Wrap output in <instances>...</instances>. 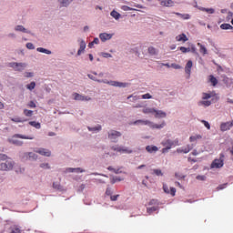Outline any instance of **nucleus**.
<instances>
[{
  "label": "nucleus",
  "mask_w": 233,
  "mask_h": 233,
  "mask_svg": "<svg viewBox=\"0 0 233 233\" xmlns=\"http://www.w3.org/2000/svg\"><path fill=\"white\" fill-rule=\"evenodd\" d=\"M197 179H198L200 181H205V179H207V177H205V176H198Z\"/></svg>",
  "instance_id": "56"
},
{
  "label": "nucleus",
  "mask_w": 233,
  "mask_h": 233,
  "mask_svg": "<svg viewBox=\"0 0 233 233\" xmlns=\"http://www.w3.org/2000/svg\"><path fill=\"white\" fill-rule=\"evenodd\" d=\"M53 188H55L56 190H59L60 192H64L65 187H63V186H61V184L59 183H53Z\"/></svg>",
  "instance_id": "27"
},
{
  "label": "nucleus",
  "mask_w": 233,
  "mask_h": 233,
  "mask_svg": "<svg viewBox=\"0 0 233 233\" xmlns=\"http://www.w3.org/2000/svg\"><path fill=\"white\" fill-rule=\"evenodd\" d=\"M214 96H216V93H214V92L203 93L202 99H204V100L210 99V97H214Z\"/></svg>",
  "instance_id": "23"
},
{
  "label": "nucleus",
  "mask_w": 233,
  "mask_h": 233,
  "mask_svg": "<svg viewBox=\"0 0 233 233\" xmlns=\"http://www.w3.org/2000/svg\"><path fill=\"white\" fill-rule=\"evenodd\" d=\"M154 114H155V117H167V113L161 110L155 109Z\"/></svg>",
  "instance_id": "22"
},
{
  "label": "nucleus",
  "mask_w": 233,
  "mask_h": 233,
  "mask_svg": "<svg viewBox=\"0 0 233 233\" xmlns=\"http://www.w3.org/2000/svg\"><path fill=\"white\" fill-rule=\"evenodd\" d=\"M146 150L149 154H154V153L157 152V150H159V148L157 146H147Z\"/></svg>",
  "instance_id": "18"
},
{
  "label": "nucleus",
  "mask_w": 233,
  "mask_h": 233,
  "mask_svg": "<svg viewBox=\"0 0 233 233\" xmlns=\"http://www.w3.org/2000/svg\"><path fill=\"white\" fill-rule=\"evenodd\" d=\"M203 137L201 135H194L189 137L190 143H194L196 141H198V139H202Z\"/></svg>",
  "instance_id": "25"
},
{
  "label": "nucleus",
  "mask_w": 233,
  "mask_h": 233,
  "mask_svg": "<svg viewBox=\"0 0 233 233\" xmlns=\"http://www.w3.org/2000/svg\"><path fill=\"white\" fill-rule=\"evenodd\" d=\"M131 97H133L134 101H137V99H139L138 96H127V99H130Z\"/></svg>",
  "instance_id": "64"
},
{
  "label": "nucleus",
  "mask_w": 233,
  "mask_h": 233,
  "mask_svg": "<svg viewBox=\"0 0 233 233\" xmlns=\"http://www.w3.org/2000/svg\"><path fill=\"white\" fill-rule=\"evenodd\" d=\"M198 105H203V106H210L212 102L210 100H203L198 103Z\"/></svg>",
  "instance_id": "36"
},
{
  "label": "nucleus",
  "mask_w": 233,
  "mask_h": 233,
  "mask_svg": "<svg viewBox=\"0 0 233 233\" xmlns=\"http://www.w3.org/2000/svg\"><path fill=\"white\" fill-rule=\"evenodd\" d=\"M193 63L192 60L187 61L186 66H185V72L186 74H188V76H190V72L192 70V66H193Z\"/></svg>",
  "instance_id": "19"
},
{
  "label": "nucleus",
  "mask_w": 233,
  "mask_h": 233,
  "mask_svg": "<svg viewBox=\"0 0 233 233\" xmlns=\"http://www.w3.org/2000/svg\"><path fill=\"white\" fill-rule=\"evenodd\" d=\"M99 38L101 39V41L105 42V41H108L109 39H112V35L108 34V33H101L99 35Z\"/></svg>",
  "instance_id": "15"
},
{
  "label": "nucleus",
  "mask_w": 233,
  "mask_h": 233,
  "mask_svg": "<svg viewBox=\"0 0 233 233\" xmlns=\"http://www.w3.org/2000/svg\"><path fill=\"white\" fill-rule=\"evenodd\" d=\"M85 48H86V43H85L84 40L80 41V47L77 51V56H81V54H83V52H85Z\"/></svg>",
  "instance_id": "20"
},
{
  "label": "nucleus",
  "mask_w": 233,
  "mask_h": 233,
  "mask_svg": "<svg viewBox=\"0 0 233 233\" xmlns=\"http://www.w3.org/2000/svg\"><path fill=\"white\" fill-rule=\"evenodd\" d=\"M152 172V174H154L155 176H163V171H161V169H153Z\"/></svg>",
  "instance_id": "39"
},
{
  "label": "nucleus",
  "mask_w": 233,
  "mask_h": 233,
  "mask_svg": "<svg viewBox=\"0 0 233 233\" xmlns=\"http://www.w3.org/2000/svg\"><path fill=\"white\" fill-rule=\"evenodd\" d=\"M72 1L74 0H59V3L62 6H68Z\"/></svg>",
  "instance_id": "35"
},
{
  "label": "nucleus",
  "mask_w": 233,
  "mask_h": 233,
  "mask_svg": "<svg viewBox=\"0 0 233 233\" xmlns=\"http://www.w3.org/2000/svg\"><path fill=\"white\" fill-rule=\"evenodd\" d=\"M29 125L31 127H34L35 128H37V129L41 128V124L39 122L30 121Z\"/></svg>",
  "instance_id": "32"
},
{
  "label": "nucleus",
  "mask_w": 233,
  "mask_h": 233,
  "mask_svg": "<svg viewBox=\"0 0 233 233\" xmlns=\"http://www.w3.org/2000/svg\"><path fill=\"white\" fill-rule=\"evenodd\" d=\"M141 124V125H150L151 128H164L165 125H167L165 122H162L161 124H152V122L148 121V120H137L134 122V125H137V124Z\"/></svg>",
  "instance_id": "4"
},
{
  "label": "nucleus",
  "mask_w": 233,
  "mask_h": 233,
  "mask_svg": "<svg viewBox=\"0 0 233 233\" xmlns=\"http://www.w3.org/2000/svg\"><path fill=\"white\" fill-rule=\"evenodd\" d=\"M190 52H192V54H197L196 46L194 45L191 46Z\"/></svg>",
  "instance_id": "53"
},
{
  "label": "nucleus",
  "mask_w": 233,
  "mask_h": 233,
  "mask_svg": "<svg viewBox=\"0 0 233 233\" xmlns=\"http://www.w3.org/2000/svg\"><path fill=\"white\" fill-rule=\"evenodd\" d=\"M11 68H14L17 72H23L25 68H26V64L25 63H17V62H13L9 64Z\"/></svg>",
  "instance_id": "6"
},
{
  "label": "nucleus",
  "mask_w": 233,
  "mask_h": 233,
  "mask_svg": "<svg viewBox=\"0 0 233 233\" xmlns=\"http://www.w3.org/2000/svg\"><path fill=\"white\" fill-rule=\"evenodd\" d=\"M192 148H194V147L190 146V145H187L186 147H183L184 154H188V152H190V150H192Z\"/></svg>",
  "instance_id": "40"
},
{
  "label": "nucleus",
  "mask_w": 233,
  "mask_h": 233,
  "mask_svg": "<svg viewBox=\"0 0 233 233\" xmlns=\"http://www.w3.org/2000/svg\"><path fill=\"white\" fill-rule=\"evenodd\" d=\"M161 6L170 7L174 6V1L172 0H158Z\"/></svg>",
  "instance_id": "13"
},
{
  "label": "nucleus",
  "mask_w": 233,
  "mask_h": 233,
  "mask_svg": "<svg viewBox=\"0 0 233 233\" xmlns=\"http://www.w3.org/2000/svg\"><path fill=\"white\" fill-rule=\"evenodd\" d=\"M220 28L221 30H233V26L230 24H222Z\"/></svg>",
  "instance_id": "29"
},
{
  "label": "nucleus",
  "mask_w": 233,
  "mask_h": 233,
  "mask_svg": "<svg viewBox=\"0 0 233 233\" xmlns=\"http://www.w3.org/2000/svg\"><path fill=\"white\" fill-rule=\"evenodd\" d=\"M87 77H89V79H92V81H96L97 83H106L107 85H110L111 86H118L119 88H125L127 86V84L123 83V82H117V81L106 82L103 80L96 79V76H94L91 74H88Z\"/></svg>",
  "instance_id": "1"
},
{
  "label": "nucleus",
  "mask_w": 233,
  "mask_h": 233,
  "mask_svg": "<svg viewBox=\"0 0 233 233\" xmlns=\"http://www.w3.org/2000/svg\"><path fill=\"white\" fill-rule=\"evenodd\" d=\"M25 77H34V73H32V72H26V73H25Z\"/></svg>",
  "instance_id": "58"
},
{
  "label": "nucleus",
  "mask_w": 233,
  "mask_h": 233,
  "mask_svg": "<svg viewBox=\"0 0 233 233\" xmlns=\"http://www.w3.org/2000/svg\"><path fill=\"white\" fill-rule=\"evenodd\" d=\"M117 198H119V195H114L110 197L111 201H117Z\"/></svg>",
  "instance_id": "52"
},
{
  "label": "nucleus",
  "mask_w": 233,
  "mask_h": 233,
  "mask_svg": "<svg viewBox=\"0 0 233 233\" xmlns=\"http://www.w3.org/2000/svg\"><path fill=\"white\" fill-rule=\"evenodd\" d=\"M201 123H203V125L206 127V128H208V130H210V124L208 121L202 120Z\"/></svg>",
  "instance_id": "48"
},
{
  "label": "nucleus",
  "mask_w": 233,
  "mask_h": 233,
  "mask_svg": "<svg viewBox=\"0 0 233 233\" xmlns=\"http://www.w3.org/2000/svg\"><path fill=\"white\" fill-rule=\"evenodd\" d=\"M15 172L22 174V172H25V168H23V167H22V168H19V169L16 168V169H15Z\"/></svg>",
  "instance_id": "63"
},
{
  "label": "nucleus",
  "mask_w": 233,
  "mask_h": 233,
  "mask_svg": "<svg viewBox=\"0 0 233 233\" xmlns=\"http://www.w3.org/2000/svg\"><path fill=\"white\" fill-rule=\"evenodd\" d=\"M121 10H124V12H128V11H132V10H136V9H134L128 5H122Z\"/></svg>",
  "instance_id": "42"
},
{
  "label": "nucleus",
  "mask_w": 233,
  "mask_h": 233,
  "mask_svg": "<svg viewBox=\"0 0 233 233\" xmlns=\"http://www.w3.org/2000/svg\"><path fill=\"white\" fill-rule=\"evenodd\" d=\"M40 167L41 168H50V166L48 165V163H46V164H41Z\"/></svg>",
  "instance_id": "54"
},
{
  "label": "nucleus",
  "mask_w": 233,
  "mask_h": 233,
  "mask_svg": "<svg viewBox=\"0 0 233 233\" xmlns=\"http://www.w3.org/2000/svg\"><path fill=\"white\" fill-rule=\"evenodd\" d=\"M113 150L116 152H125L126 154H132V149L117 147H113Z\"/></svg>",
  "instance_id": "16"
},
{
  "label": "nucleus",
  "mask_w": 233,
  "mask_h": 233,
  "mask_svg": "<svg viewBox=\"0 0 233 233\" xmlns=\"http://www.w3.org/2000/svg\"><path fill=\"white\" fill-rule=\"evenodd\" d=\"M177 154H185V150H183V147H179L177 149Z\"/></svg>",
  "instance_id": "59"
},
{
  "label": "nucleus",
  "mask_w": 233,
  "mask_h": 233,
  "mask_svg": "<svg viewBox=\"0 0 233 233\" xmlns=\"http://www.w3.org/2000/svg\"><path fill=\"white\" fill-rule=\"evenodd\" d=\"M24 115H25L26 117H32V116L34 115V111L28 110V109H25V110H24Z\"/></svg>",
  "instance_id": "37"
},
{
  "label": "nucleus",
  "mask_w": 233,
  "mask_h": 233,
  "mask_svg": "<svg viewBox=\"0 0 233 233\" xmlns=\"http://www.w3.org/2000/svg\"><path fill=\"white\" fill-rule=\"evenodd\" d=\"M143 114H154L156 112V109L150 108V107H146L142 110Z\"/></svg>",
  "instance_id": "31"
},
{
  "label": "nucleus",
  "mask_w": 233,
  "mask_h": 233,
  "mask_svg": "<svg viewBox=\"0 0 233 233\" xmlns=\"http://www.w3.org/2000/svg\"><path fill=\"white\" fill-rule=\"evenodd\" d=\"M208 81L211 83L212 86H216V85H218V78H216L213 75L208 76Z\"/></svg>",
  "instance_id": "24"
},
{
  "label": "nucleus",
  "mask_w": 233,
  "mask_h": 233,
  "mask_svg": "<svg viewBox=\"0 0 233 233\" xmlns=\"http://www.w3.org/2000/svg\"><path fill=\"white\" fill-rule=\"evenodd\" d=\"M26 48H28V50H34L35 48V46H34V44H32V43H27Z\"/></svg>",
  "instance_id": "49"
},
{
  "label": "nucleus",
  "mask_w": 233,
  "mask_h": 233,
  "mask_svg": "<svg viewBox=\"0 0 233 233\" xmlns=\"http://www.w3.org/2000/svg\"><path fill=\"white\" fill-rule=\"evenodd\" d=\"M36 154H40V156H45L46 157H50V156H52V152H50V150L46 149V148H40L37 149Z\"/></svg>",
  "instance_id": "11"
},
{
  "label": "nucleus",
  "mask_w": 233,
  "mask_h": 233,
  "mask_svg": "<svg viewBox=\"0 0 233 233\" xmlns=\"http://www.w3.org/2000/svg\"><path fill=\"white\" fill-rule=\"evenodd\" d=\"M117 137H121V132L111 130L108 133V139H110L111 141L116 142V139H117Z\"/></svg>",
  "instance_id": "8"
},
{
  "label": "nucleus",
  "mask_w": 233,
  "mask_h": 233,
  "mask_svg": "<svg viewBox=\"0 0 233 233\" xmlns=\"http://www.w3.org/2000/svg\"><path fill=\"white\" fill-rule=\"evenodd\" d=\"M179 50L182 54H187V52H190V47L180 46Z\"/></svg>",
  "instance_id": "41"
},
{
  "label": "nucleus",
  "mask_w": 233,
  "mask_h": 233,
  "mask_svg": "<svg viewBox=\"0 0 233 233\" xmlns=\"http://www.w3.org/2000/svg\"><path fill=\"white\" fill-rule=\"evenodd\" d=\"M110 15L111 17H113L114 19H116L117 21V19H120L121 18V14H119L117 11L116 10H113L111 13H110Z\"/></svg>",
  "instance_id": "26"
},
{
  "label": "nucleus",
  "mask_w": 233,
  "mask_h": 233,
  "mask_svg": "<svg viewBox=\"0 0 233 233\" xmlns=\"http://www.w3.org/2000/svg\"><path fill=\"white\" fill-rule=\"evenodd\" d=\"M142 99H152V96L149 93L142 95Z\"/></svg>",
  "instance_id": "46"
},
{
  "label": "nucleus",
  "mask_w": 233,
  "mask_h": 233,
  "mask_svg": "<svg viewBox=\"0 0 233 233\" xmlns=\"http://www.w3.org/2000/svg\"><path fill=\"white\" fill-rule=\"evenodd\" d=\"M15 163L13 160H7L5 163H0V170L8 172L14 168Z\"/></svg>",
  "instance_id": "5"
},
{
  "label": "nucleus",
  "mask_w": 233,
  "mask_h": 233,
  "mask_svg": "<svg viewBox=\"0 0 233 233\" xmlns=\"http://www.w3.org/2000/svg\"><path fill=\"white\" fill-rule=\"evenodd\" d=\"M27 90H34L35 88V82H31L26 86Z\"/></svg>",
  "instance_id": "43"
},
{
  "label": "nucleus",
  "mask_w": 233,
  "mask_h": 233,
  "mask_svg": "<svg viewBox=\"0 0 233 233\" xmlns=\"http://www.w3.org/2000/svg\"><path fill=\"white\" fill-rule=\"evenodd\" d=\"M37 52H40L41 54H47V56H50V54H52V51L43 48V47H38Z\"/></svg>",
  "instance_id": "28"
},
{
  "label": "nucleus",
  "mask_w": 233,
  "mask_h": 233,
  "mask_svg": "<svg viewBox=\"0 0 233 233\" xmlns=\"http://www.w3.org/2000/svg\"><path fill=\"white\" fill-rule=\"evenodd\" d=\"M89 130L93 131V132H99V130H101V126H96L95 127H88Z\"/></svg>",
  "instance_id": "45"
},
{
  "label": "nucleus",
  "mask_w": 233,
  "mask_h": 233,
  "mask_svg": "<svg viewBox=\"0 0 233 233\" xmlns=\"http://www.w3.org/2000/svg\"><path fill=\"white\" fill-rule=\"evenodd\" d=\"M92 42L94 45H99V38H95Z\"/></svg>",
  "instance_id": "62"
},
{
  "label": "nucleus",
  "mask_w": 233,
  "mask_h": 233,
  "mask_svg": "<svg viewBox=\"0 0 233 233\" xmlns=\"http://www.w3.org/2000/svg\"><path fill=\"white\" fill-rule=\"evenodd\" d=\"M8 159V156L5 154H0V161H6Z\"/></svg>",
  "instance_id": "47"
},
{
  "label": "nucleus",
  "mask_w": 233,
  "mask_h": 233,
  "mask_svg": "<svg viewBox=\"0 0 233 233\" xmlns=\"http://www.w3.org/2000/svg\"><path fill=\"white\" fill-rule=\"evenodd\" d=\"M15 30L16 32H24L25 34H28V31L26 30V28H25L23 25H16Z\"/></svg>",
  "instance_id": "30"
},
{
  "label": "nucleus",
  "mask_w": 233,
  "mask_h": 233,
  "mask_svg": "<svg viewBox=\"0 0 233 233\" xmlns=\"http://www.w3.org/2000/svg\"><path fill=\"white\" fill-rule=\"evenodd\" d=\"M75 101H90V96H85L83 95H79V93L73 94Z\"/></svg>",
  "instance_id": "9"
},
{
  "label": "nucleus",
  "mask_w": 233,
  "mask_h": 233,
  "mask_svg": "<svg viewBox=\"0 0 233 233\" xmlns=\"http://www.w3.org/2000/svg\"><path fill=\"white\" fill-rule=\"evenodd\" d=\"M116 181H123V178H119L117 177H113L112 183H116Z\"/></svg>",
  "instance_id": "55"
},
{
  "label": "nucleus",
  "mask_w": 233,
  "mask_h": 233,
  "mask_svg": "<svg viewBox=\"0 0 233 233\" xmlns=\"http://www.w3.org/2000/svg\"><path fill=\"white\" fill-rule=\"evenodd\" d=\"M11 143H13V145H16L17 147H21L23 145V141L17 140L15 138H13Z\"/></svg>",
  "instance_id": "38"
},
{
  "label": "nucleus",
  "mask_w": 233,
  "mask_h": 233,
  "mask_svg": "<svg viewBox=\"0 0 233 233\" xmlns=\"http://www.w3.org/2000/svg\"><path fill=\"white\" fill-rule=\"evenodd\" d=\"M180 17H181V19H185V20H187V19H190V15H188V14H182V15H180Z\"/></svg>",
  "instance_id": "50"
},
{
  "label": "nucleus",
  "mask_w": 233,
  "mask_h": 233,
  "mask_svg": "<svg viewBox=\"0 0 233 233\" xmlns=\"http://www.w3.org/2000/svg\"><path fill=\"white\" fill-rule=\"evenodd\" d=\"M106 196H112V189L107 187L106 190Z\"/></svg>",
  "instance_id": "57"
},
{
  "label": "nucleus",
  "mask_w": 233,
  "mask_h": 233,
  "mask_svg": "<svg viewBox=\"0 0 233 233\" xmlns=\"http://www.w3.org/2000/svg\"><path fill=\"white\" fill-rule=\"evenodd\" d=\"M27 106H29V108H35V102H34V101H30L29 103H28V105H27Z\"/></svg>",
  "instance_id": "51"
},
{
  "label": "nucleus",
  "mask_w": 233,
  "mask_h": 233,
  "mask_svg": "<svg viewBox=\"0 0 233 233\" xmlns=\"http://www.w3.org/2000/svg\"><path fill=\"white\" fill-rule=\"evenodd\" d=\"M171 66H172L173 68H176L177 70L179 69V68H181V66L176 65V64H172Z\"/></svg>",
  "instance_id": "61"
},
{
  "label": "nucleus",
  "mask_w": 233,
  "mask_h": 233,
  "mask_svg": "<svg viewBox=\"0 0 233 233\" xmlns=\"http://www.w3.org/2000/svg\"><path fill=\"white\" fill-rule=\"evenodd\" d=\"M225 165V154L221 153L219 158H215L211 163V168H221Z\"/></svg>",
  "instance_id": "3"
},
{
  "label": "nucleus",
  "mask_w": 233,
  "mask_h": 233,
  "mask_svg": "<svg viewBox=\"0 0 233 233\" xmlns=\"http://www.w3.org/2000/svg\"><path fill=\"white\" fill-rule=\"evenodd\" d=\"M147 53L149 54V56H157V49L154 46H149L147 48Z\"/></svg>",
  "instance_id": "21"
},
{
  "label": "nucleus",
  "mask_w": 233,
  "mask_h": 233,
  "mask_svg": "<svg viewBox=\"0 0 233 233\" xmlns=\"http://www.w3.org/2000/svg\"><path fill=\"white\" fill-rule=\"evenodd\" d=\"M11 121H13L14 123H21V118H12Z\"/></svg>",
  "instance_id": "60"
},
{
  "label": "nucleus",
  "mask_w": 233,
  "mask_h": 233,
  "mask_svg": "<svg viewBox=\"0 0 233 233\" xmlns=\"http://www.w3.org/2000/svg\"><path fill=\"white\" fill-rule=\"evenodd\" d=\"M66 172H69V173H74V172H76V174H79V173H83V172H85V170L83 169V168H81V167H67L66 169Z\"/></svg>",
  "instance_id": "14"
},
{
  "label": "nucleus",
  "mask_w": 233,
  "mask_h": 233,
  "mask_svg": "<svg viewBox=\"0 0 233 233\" xmlns=\"http://www.w3.org/2000/svg\"><path fill=\"white\" fill-rule=\"evenodd\" d=\"M14 137H19L20 139H34V137H26L19 134L15 135Z\"/></svg>",
  "instance_id": "34"
},
{
  "label": "nucleus",
  "mask_w": 233,
  "mask_h": 233,
  "mask_svg": "<svg viewBox=\"0 0 233 233\" xmlns=\"http://www.w3.org/2000/svg\"><path fill=\"white\" fill-rule=\"evenodd\" d=\"M156 210H157V208H156V207L147 208V214H152V212H156Z\"/></svg>",
  "instance_id": "44"
},
{
  "label": "nucleus",
  "mask_w": 233,
  "mask_h": 233,
  "mask_svg": "<svg viewBox=\"0 0 233 233\" xmlns=\"http://www.w3.org/2000/svg\"><path fill=\"white\" fill-rule=\"evenodd\" d=\"M233 127V120L229 122H223L220 124L221 132H227V130H230Z\"/></svg>",
  "instance_id": "7"
},
{
  "label": "nucleus",
  "mask_w": 233,
  "mask_h": 233,
  "mask_svg": "<svg viewBox=\"0 0 233 233\" xmlns=\"http://www.w3.org/2000/svg\"><path fill=\"white\" fill-rule=\"evenodd\" d=\"M197 46L199 47V52L202 56H207V54H208L207 47L203 44L198 43Z\"/></svg>",
  "instance_id": "17"
},
{
  "label": "nucleus",
  "mask_w": 233,
  "mask_h": 233,
  "mask_svg": "<svg viewBox=\"0 0 233 233\" xmlns=\"http://www.w3.org/2000/svg\"><path fill=\"white\" fill-rule=\"evenodd\" d=\"M199 10H201V12H207L208 14H214L215 12L214 8L200 7Z\"/></svg>",
  "instance_id": "33"
},
{
  "label": "nucleus",
  "mask_w": 233,
  "mask_h": 233,
  "mask_svg": "<svg viewBox=\"0 0 233 233\" xmlns=\"http://www.w3.org/2000/svg\"><path fill=\"white\" fill-rule=\"evenodd\" d=\"M163 190L166 194H170L173 198L176 196V187H170L168 188V186L167 184L163 185Z\"/></svg>",
  "instance_id": "10"
},
{
  "label": "nucleus",
  "mask_w": 233,
  "mask_h": 233,
  "mask_svg": "<svg viewBox=\"0 0 233 233\" xmlns=\"http://www.w3.org/2000/svg\"><path fill=\"white\" fill-rule=\"evenodd\" d=\"M161 145H163L165 147L162 148V154H167L172 148V147H179V140L175 139H167L162 141Z\"/></svg>",
  "instance_id": "2"
},
{
  "label": "nucleus",
  "mask_w": 233,
  "mask_h": 233,
  "mask_svg": "<svg viewBox=\"0 0 233 233\" xmlns=\"http://www.w3.org/2000/svg\"><path fill=\"white\" fill-rule=\"evenodd\" d=\"M176 41H177L178 43H187V41H188V37L187 36V35H185V33H182L176 36Z\"/></svg>",
  "instance_id": "12"
}]
</instances>
